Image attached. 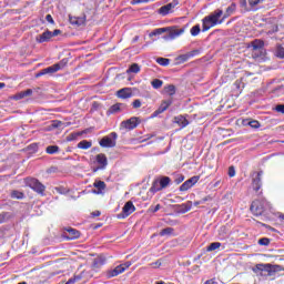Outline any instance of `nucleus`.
<instances>
[{
	"mask_svg": "<svg viewBox=\"0 0 284 284\" xmlns=\"http://www.w3.org/2000/svg\"><path fill=\"white\" fill-rule=\"evenodd\" d=\"M136 212V206H134V203L132 201H129L124 204L122 212L118 215L119 219H128L130 214H134Z\"/></svg>",
	"mask_w": 284,
	"mask_h": 284,
	"instance_id": "6",
	"label": "nucleus"
},
{
	"mask_svg": "<svg viewBox=\"0 0 284 284\" xmlns=\"http://www.w3.org/2000/svg\"><path fill=\"white\" fill-rule=\"evenodd\" d=\"M132 265V262H125L123 264L118 265L115 268L108 272V278H114V276H119V274H123L125 270H128Z\"/></svg>",
	"mask_w": 284,
	"mask_h": 284,
	"instance_id": "5",
	"label": "nucleus"
},
{
	"mask_svg": "<svg viewBox=\"0 0 284 284\" xmlns=\"http://www.w3.org/2000/svg\"><path fill=\"white\" fill-rule=\"evenodd\" d=\"M93 216H101V212L97 211L92 213Z\"/></svg>",
	"mask_w": 284,
	"mask_h": 284,
	"instance_id": "54",
	"label": "nucleus"
},
{
	"mask_svg": "<svg viewBox=\"0 0 284 284\" xmlns=\"http://www.w3.org/2000/svg\"><path fill=\"white\" fill-rule=\"evenodd\" d=\"M141 72V67L138 63L131 64V67L126 70V73H133V74H139Z\"/></svg>",
	"mask_w": 284,
	"mask_h": 284,
	"instance_id": "23",
	"label": "nucleus"
},
{
	"mask_svg": "<svg viewBox=\"0 0 284 284\" xmlns=\"http://www.w3.org/2000/svg\"><path fill=\"white\" fill-rule=\"evenodd\" d=\"M241 4L245 6L246 4L245 0H241Z\"/></svg>",
	"mask_w": 284,
	"mask_h": 284,
	"instance_id": "59",
	"label": "nucleus"
},
{
	"mask_svg": "<svg viewBox=\"0 0 284 284\" xmlns=\"http://www.w3.org/2000/svg\"><path fill=\"white\" fill-rule=\"evenodd\" d=\"M63 125V122L61 121H53L52 122V128H61Z\"/></svg>",
	"mask_w": 284,
	"mask_h": 284,
	"instance_id": "45",
	"label": "nucleus"
},
{
	"mask_svg": "<svg viewBox=\"0 0 284 284\" xmlns=\"http://www.w3.org/2000/svg\"><path fill=\"white\" fill-rule=\"evenodd\" d=\"M32 89H28L26 91H21L13 95L14 101H21V99H26V97H31Z\"/></svg>",
	"mask_w": 284,
	"mask_h": 284,
	"instance_id": "19",
	"label": "nucleus"
},
{
	"mask_svg": "<svg viewBox=\"0 0 284 284\" xmlns=\"http://www.w3.org/2000/svg\"><path fill=\"white\" fill-rule=\"evenodd\" d=\"M194 205H201V202H194Z\"/></svg>",
	"mask_w": 284,
	"mask_h": 284,
	"instance_id": "60",
	"label": "nucleus"
},
{
	"mask_svg": "<svg viewBox=\"0 0 284 284\" xmlns=\"http://www.w3.org/2000/svg\"><path fill=\"white\" fill-rule=\"evenodd\" d=\"M3 221H6V216L0 214V223H3Z\"/></svg>",
	"mask_w": 284,
	"mask_h": 284,
	"instance_id": "56",
	"label": "nucleus"
},
{
	"mask_svg": "<svg viewBox=\"0 0 284 284\" xmlns=\"http://www.w3.org/2000/svg\"><path fill=\"white\" fill-rule=\"evenodd\" d=\"M93 187H95L94 190H92L93 194H103L106 185H105V182H103V181H95L93 183Z\"/></svg>",
	"mask_w": 284,
	"mask_h": 284,
	"instance_id": "15",
	"label": "nucleus"
},
{
	"mask_svg": "<svg viewBox=\"0 0 284 284\" xmlns=\"http://www.w3.org/2000/svg\"><path fill=\"white\" fill-rule=\"evenodd\" d=\"M136 125H139V122H138L136 118H131V119H129L126 121H123L121 123V128L123 130H134V128H136Z\"/></svg>",
	"mask_w": 284,
	"mask_h": 284,
	"instance_id": "11",
	"label": "nucleus"
},
{
	"mask_svg": "<svg viewBox=\"0 0 284 284\" xmlns=\"http://www.w3.org/2000/svg\"><path fill=\"white\" fill-rule=\"evenodd\" d=\"M264 45H265V42H263L262 40H254L252 42L253 50H261Z\"/></svg>",
	"mask_w": 284,
	"mask_h": 284,
	"instance_id": "27",
	"label": "nucleus"
},
{
	"mask_svg": "<svg viewBox=\"0 0 284 284\" xmlns=\"http://www.w3.org/2000/svg\"><path fill=\"white\" fill-rule=\"evenodd\" d=\"M111 136H113L114 139H116V133H115V132L111 133Z\"/></svg>",
	"mask_w": 284,
	"mask_h": 284,
	"instance_id": "58",
	"label": "nucleus"
},
{
	"mask_svg": "<svg viewBox=\"0 0 284 284\" xmlns=\"http://www.w3.org/2000/svg\"><path fill=\"white\" fill-rule=\"evenodd\" d=\"M26 183L29 187H31V190H34V192H38V194H43V192H45V186L34 178H28L26 180Z\"/></svg>",
	"mask_w": 284,
	"mask_h": 284,
	"instance_id": "4",
	"label": "nucleus"
},
{
	"mask_svg": "<svg viewBox=\"0 0 284 284\" xmlns=\"http://www.w3.org/2000/svg\"><path fill=\"white\" fill-rule=\"evenodd\" d=\"M133 108L139 109L141 108V100H134L132 103Z\"/></svg>",
	"mask_w": 284,
	"mask_h": 284,
	"instance_id": "46",
	"label": "nucleus"
},
{
	"mask_svg": "<svg viewBox=\"0 0 284 284\" xmlns=\"http://www.w3.org/2000/svg\"><path fill=\"white\" fill-rule=\"evenodd\" d=\"M172 8H174V4H172V3H169V4H166V6H163V7L160 9V13H161V14H168V13L172 10Z\"/></svg>",
	"mask_w": 284,
	"mask_h": 284,
	"instance_id": "29",
	"label": "nucleus"
},
{
	"mask_svg": "<svg viewBox=\"0 0 284 284\" xmlns=\"http://www.w3.org/2000/svg\"><path fill=\"white\" fill-rule=\"evenodd\" d=\"M283 220H284V215H283V217H282Z\"/></svg>",
	"mask_w": 284,
	"mask_h": 284,
	"instance_id": "62",
	"label": "nucleus"
},
{
	"mask_svg": "<svg viewBox=\"0 0 284 284\" xmlns=\"http://www.w3.org/2000/svg\"><path fill=\"white\" fill-rule=\"evenodd\" d=\"M97 163L100 165L99 170H105V168L108 166V158L105 156V154L100 153L97 155Z\"/></svg>",
	"mask_w": 284,
	"mask_h": 284,
	"instance_id": "16",
	"label": "nucleus"
},
{
	"mask_svg": "<svg viewBox=\"0 0 284 284\" xmlns=\"http://www.w3.org/2000/svg\"><path fill=\"white\" fill-rule=\"evenodd\" d=\"M204 284H219V283L214 280H209Z\"/></svg>",
	"mask_w": 284,
	"mask_h": 284,
	"instance_id": "53",
	"label": "nucleus"
},
{
	"mask_svg": "<svg viewBox=\"0 0 284 284\" xmlns=\"http://www.w3.org/2000/svg\"><path fill=\"white\" fill-rule=\"evenodd\" d=\"M119 110H121V104H114L111 106L110 112L112 114H114V113L119 112Z\"/></svg>",
	"mask_w": 284,
	"mask_h": 284,
	"instance_id": "39",
	"label": "nucleus"
},
{
	"mask_svg": "<svg viewBox=\"0 0 284 284\" xmlns=\"http://www.w3.org/2000/svg\"><path fill=\"white\" fill-rule=\"evenodd\" d=\"M180 207H181V211L185 214V212H190L192 210V202L189 201L182 204Z\"/></svg>",
	"mask_w": 284,
	"mask_h": 284,
	"instance_id": "30",
	"label": "nucleus"
},
{
	"mask_svg": "<svg viewBox=\"0 0 284 284\" xmlns=\"http://www.w3.org/2000/svg\"><path fill=\"white\" fill-rule=\"evenodd\" d=\"M11 197L12 199H23V193L19 191H12L11 192Z\"/></svg>",
	"mask_w": 284,
	"mask_h": 284,
	"instance_id": "37",
	"label": "nucleus"
},
{
	"mask_svg": "<svg viewBox=\"0 0 284 284\" xmlns=\"http://www.w3.org/2000/svg\"><path fill=\"white\" fill-rule=\"evenodd\" d=\"M45 19L49 23H54V19H52V16L47 14Z\"/></svg>",
	"mask_w": 284,
	"mask_h": 284,
	"instance_id": "48",
	"label": "nucleus"
},
{
	"mask_svg": "<svg viewBox=\"0 0 284 284\" xmlns=\"http://www.w3.org/2000/svg\"><path fill=\"white\" fill-rule=\"evenodd\" d=\"M149 210H150V212H153V213L159 212V210H161V204H158L155 206H151Z\"/></svg>",
	"mask_w": 284,
	"mask_h": 284,
	"instance_id": "43",
	"label": "nucleus"
},
{
	"mask_svg": "<svg viewBox=\"0 0 284 284\" xmlns=\"http://www.w3.org/2000/svg\"><path fill=\"white\" fill-rule=\"evenodd\" d=\"M51 39H52V32L44 31L42 34L36 38V41H38V43H47V41H50Z\"/></svg>",
	"mask_w": 284,
	"mask_h": 284,
	"instance_id": "17",
	"label": "nucleus"
},
{
	"mask_svg": "<svg viewBox=\"0 0 284 284\" xmlns=\"http://www.w3.org/2000/svg\"><path fill=\"white\" fill-rule=\"evenodd\" d=\"M150 0H133V3H148Z\"/></svg>",
	"mask_w": 284,
	"mask_h": 284,
	"instance_id": "51",
	"label": "nucleus"
},
{
	"mask_svg": "<svg viewBox=\"0 0 284 284\" xmlns=\"http://www.w3.org/2000/svg\"><path fill=\"white\" fill-rule=\"evenodd\" d=\"M52 37H58V34H61V30L55 29L53 32H51Z\"/></svg>",
	"mask_w": 284,
	"mask_h": 284,
	"instance_id": "49",
	"label": "nucleus"
},
{
	"mask_svg": "<svg viewBox=\"0 0 284 284\" xmlns=\"http://www.w3.org/2000/svg\"><path fill=\"white\" fill-rule=\"evenodd\" d=\"M101 148H114L116 145V142L109 136L102 138L100 141Z\"/></svg>",
	"mask_w": 284,
	"mask_h": 284,
	"instance_id": "18",
	"label": "nucleus"
},
{
	"mask_svg": "<svg viewBox=\"0 0 284 284\" xmlns=\"http://www.w3.org/2000/svg\"><path fill=\"white\" fill-rule=\"evenodd\" d=\"M69 20L72 26H83V23H85V18L73 17L70 18Z\"/></svg>",
	"mask_w": 284,
	"mask_h": 284,
	"instance_id": "24",
	"label": "nucleus"
},
{
	"mask_svg": "<svg viewBox=\"0 0 284 284\" xmlns=\"http://www.w3.org/2000/svg\"><path fill=\"white\" fill-rule=\"evenodd\" d=\"M63 236L68 241H74L75 239H79V236H81V233L77 231V229L68 227L64 229Z\"/></svg>",
	"mask_w": 284,
	"mask_h": 284,
	"instance_id": "10",
	"label": "nucleus"
},
{
	"mask_svg": "<svg viewBox=\"0 0 284 284\" xmlns=\"http://www.w3.org/2000/svg\"><path fill=\"white\" fill-rule=\"evenodd\" d=\"M202 31L207 32L214 26H221L225 19H223V10L216 9L211 14L206 16L203 20Z\"/></svg>",
	"mask_w": 284,
	"mask_h": 284,
	"instance_id": "2",
	"label": "nucleus"
},
{
	"mask_svg": "<svg viewBox=\"0 0 284 284\" xmlns=\"http://www.w3.org/2000/svg\"><path fill=\"white\" fill-rule=\"evenodd\" d=\"M156 63H159V65H170V59H166V58H158V59H156Z\"/></svg>",
	"mask_w": 284,
	"mask_h": 284,
	"instance_id": "36",
	"label": "nucleus"
},
{
	"mask_svg": "<svg viewBox=\"0 0 284 284\" xmlns=\"http://www.w3.org/2000/svg\"><path fill=\"white\" fill-rule=\"evenodd\" d=\"M263 1L265 0H248V3L252 8H254V6H258V3H263Z\"/></svg>",
	"mask_w": 284,
	"mask_h": 284,
	"instance_id": "40",
	"label": "nucleus"
},
{
	"mask_svg": "<svg viewBox=\"0 0 284 284\" xmlns=\"http://www.w3.org/2000/svg\"><path fill=\"white\" fill-rule=\"evenodd\" d=\"M221 247L220 242H213L207 246V252H214V250H219Z\"/></svg>",
	"mask_w": 284,
	"mask_h": 284,
	"instance_id": "32",
	"label": "nucleus"
},
{
	"mask_svg": "<svg viewBox=\"0 0 284 284\" xmlns=\"http://www.w3.org/2000/svg\"><path fill=\"white\" fill-rule=\"evenodd\" d=\"M185 32L184 29H180L178 27H165V28H159L153 30L149 37H159L161 34H165L163 37L164 41H173V39H176L178 37H181Z\"/></svg>",
	"mask_w": 284,
	"mask_h": 284,
	"instance_id": "1",
	"label": "nucleus"
},
{
	"mask_svg": "<svg viewBox=\"0 0 284 284\" xmlns=\"http://www.w3.org/2000/svg\"><path fill=\"white\" fill-rule=\"evenodd\" d=\"M164 92L165 94H169V97H174V94H176V88L174 84H169L164 88Z\"/></svg>",
	"mask_w": 284,
	"mask_h": 284,
	"instance_id": "25",
	"label": "nucleus"
},
{
	"mask_svg": "<svg viewBox=\"0 0 284 284\" xmlns=\"http://www.w3.org/2000/svg\"><path fill=\"white\" fill-rule=\"evenodd\" d=\"M236 12V4L232 3L231 6H229L225 10V12L223 13V19H227L230 17H232V13Z\"/></svg>",
	"mask_w": 284,
	"mask_h": 284,
	"instance_id": "22",
	"label": "nucleus"
},
{
	"mask_svg": "<svg viewBox=\"0 0 284 284\" xmlns=\"http://www.w3.org/2000/svg\"><path fill=\"white\" fill-rule=\"evenodd\" d=\"M183 181H185V176H183V175H180L176 180H175V182L179 184V183H183Z\"/></svg>",
	"mask_w": 284,
	"mask_h": 284,
	"instance_id": "47",
	"label": "nucleus"
},
{
	"mask_svg": "<svg viewBox=\"0 0 284 284\" xmlns=\"http://www.w3.org/2000/svg\"><path fill=\"white\" fill-rule=\"evenodd\" d=\"M61 70V65L53 64L49 68L43 69L41 72L37 74V77H43V74H54V72H59Z\"/></svg>",
	"mask_w": 284,
	"mask_h": 284,
	"instance_id": "13",
	"label": "nucleus"
},
{
	"mask_svg": "<svg viewBox=\"0 0 284 284\" xmlns=\"http://www.w3.org/2000/svg\"><path fill=\"white\" fill-rule=\"evenodd\" d=\"M47 154H57L59 152V146L57 145H50L45 150Z\"/></svg>",
	"mask_w": 284,
	"mask_h": 284,
	"instance_id": "31",
	"label": "nucleus"
},
{
	"mask_svg": "<svg viewBox=\"0 0 284 284\" xmlns=\"http://www.w3.org/2000/svg\"><path fill=\"white\" fill-rule=\"evenodd\" d=\"M174 234V229L166 227L160 232V236H172Z\"/></svg>",
	"mask_w": 284,
	"mask_h": 284,
	"instance_id": "28",
	"label": "nucleus"
},
{
	"mask_svg": "<svg viewBox=\"0 0 284 284\" xmlns=\"http://www.w3.org/2000/svg\"><path fill=\"white\" fill-rule=\"evenodd\" d=\"M78 148L80 150H90V148H92V142H90L88 140H83V141L78 143Z\"/></svg>",
	"mask_w": 284,
	"mask_h": 284,
	"instance_id": "26",
	"label": "nucleus"
},
{
	"mask_svg": "<svg viewBox=\"0 0 284 284\" xmlns=\"http://www.w3.org/2000/svg\"><path fill=\"white\" fill-rule=\"evenodd\" d=\"M201 33V27L197 24V26H194L192 29H191V34L192 37H199V34Z\"/></svg>",
	"mask_w": 284,
	"mask_h": 284,
	"instance_id": "34",
	"label": "nucleus"
},
{
	"mask_svg": "<svg viewBox=\"0 0 284 284\" xmlns=\"http://www.w3.org/2000/svg\"><path fill=\"white\" fill-rule=\"evenodd\" d=\"M276 57L280 59H284V48L282 45H278L275 51Z\"/></svg>",
	"mask_w": 284,
	"mask_h": 284,
	"instance_id": "35",
	"label": "nucleus"
},
{
	"mask_svg": "<svg viewBox=\"0 0 284 284\" xmlns=\"http://www.w3.org/2000/svg\"><path fill=\"white\" fill-rule=\"evenodd\" d=\"M264 211H265V205L263 204L262 201L255 200L252 202L251 212H253V214H256V216H260L261 214H263Z\"/></svg>",
	"mask_w": 284,
	"mask_h": 284,
	"instance_id": "8",
	"label": "nucleus"
},
{
	"mask_svg": "<svg viewBox=\"0 0 284 284\" xmlns=\"http://www.w3.org/2000/svg\"><path fill=\"white\" fill-rule=\"evenodd\" d=\"M152 88H154V90H159V88L163 87V82L159 79H154L152 82Z\"/></svg>",
	"mask_w": 284,
	"mask_h": 284,
	"instance_id": "33",
	"label": "nucleus"
},
{
	"mask_svg": "<svg viewBox=\"0 0 284 284\" xmlns=\"http://www.w3.org/2000/svg\"><path fill=\"white\" fill-rule=\"evenodd\" d=\"M200 176H193L189 180H186L181 186H180V192H187V190L194 187L196 183H199Z\"/></svg>",
	"mask_w": 284,
	"mask_h": 284,
	"instance_id": "9",
	"label": "nucleus"
},
{
	"mask_svg": "<svg viewBox=\"0 0 284 284\" xmlns=\"http://www.w3.org/2000/svg\"><path fill=\"white\" fill-rule=\"evenodd\" d=\"M171 105H172V100L162 101L159 109L154 111L153 116H159V114H163V112H165V110H168Z\"/></svg>",
	"mask_w": 284,
	"mask_h": 284,
	"instance_id": "12",
	"label": "nucleus"
},
{
	"mask_svg": "<svg viewBox=\"0 0 284 284\" xmlns=\"http://www.w3.org/2000/svg\"><path fill=\"white\" fill-rule=\"evenodd\" d=\"M170 178L163 176L160 179V181H155L151 187V192H159L163 190L164 187H168L170 185Z\"/></svg>",
	"mask_w": 284,
	"mask_h": 284,
	"instance_id": "7",
	"label": "nucleus"
},
{
	"mask_svg": "<svg viewBox=\"0 0 284 284\" xmlns=\"http://www.w3.org/2000/svg\"><path fill=\"white\" fill-rule=\"evenodd\" d=\"M260 245H270V239L263 237L258 240Z\"/></svg>",
	"mask_w": 284,
	"mask_h": 284,
	"instance_id": "41",
	"label": "nucleus"
},
{
	"mask_svg": "<svg viewBox=\"0 0 284 284\" xmlns=\"http://www.w3.org/2000/svg\"><path fill=\"white\" fill-rule=\"evenodd\" d=\"M71 141H72V139H77V136H81V133H72L71 135Z\"/></svg>",
	"mask_w": 284,
	"mask_h": 284,
	"instance_id": "52",
	"label": "nucleus"
},
{
	"mask_svg": "<svg viewBox=\"0 0 284 284\" xmlns=\"http://www.w3.org/2000/svg\"><path fill=\"white\" fill-rule=\"evenodd\" d=\"M248 125L251 128H253L254 130H257V128H261V123L256 120H253V121L248 122Z\"/></svg>",
	"mask_w": 284,
	"mask_h": 284,
	"instance_id": "38",
	"label": "nucleus"
},
{
	"mask_svg": "<svg viewBox=\"0 0 284 284\" xmlns=\"http://www.w3.org/2000/svg\"><path fill=\"white\" fill-rule=\"evenodd\" d=\"M151 267H161V261L151 264Z\"/></svg>",
	"mask_w": 284,
	"mask_h": 284,
	"instance_id": "50",
	"label": "nucleus"
},
{
	"mask_svg": "<svg viewBox=\"0 0 284 284\" xmlns=\"http://www.w3.org/2000/svg\"><path fill=\"white\" fill-rule=\"evenodd\" d=\"M276 112H280L281 114H284V104H278L275 106Z\"/></svg>",
	"mask_w": 284,
	"mask_h": 284,
	"instance_id": "42",
	"label": "nucleus"
},
{
	"mask_svg": "<svg viewBox=\"0 0 284 284\" xmlns=\"http://www.w3.org/2000/svg\"><path fill=\"white\" fill-rule=\"evenodd\" d=\"M236 175V171L234 170V166H230L229 168V176H235Z\"/></svg>",
	"mask_w": 284,
	"mask_h": 284,
	"instance_id": "44",
	"label": "nucleus"
},
{
	"mask_svg": "<svg viewBox=\"0 0 284 284\" xmlns=\"http://www.w3.org/2000/svg\"><path fill=\"white\" fill-rule=\"evenodd\" d=\"M175 123H178V125H180V128H187V125H190V121H187V118H185L183 115L176 116Z\"/></svg>",
	"mask_w": 284,
	"mask_h": 284,
	"instance_id": "20",
	"label": "nucleus"
},
{
	"mask_svg": "<svg viewBox=\"0 0 284 284\" xmlns=\"http://www.w3.org/2000/svg\"><path fill=\"white\" fill-rule=\"evenodd\" d=\"M133 90H134V89H132V88H123V89H120V90L116 92V97H118L119 99H131Z\"/></svg>",
	"mask_w": 284,
	"mask_h": 284,
	"instance_id": "14",
	"label": "nucleus"
},
{
	"mask_svg": "<svg viewBox=\"0 0 284 284\" xmlns=\"http://www.w3.org/2000/svg\"><path fill=\"white\" fill-rule=\"evenodd\" d=\"M3 88H6V83L0 82V90L3 89Z\"/></svg>",
	"mask_w": 284,
	"mask_h": 284,
	"instance_id": "57",
	"label": "nucleus"
},
{
	"mask_svg": "<svg viewBox=\"0 0 284 284\" xmlns=\"http://www.w3.org/2000/svg\"><path fill=\"white\" fill-rule=\"evenodd\" d=\"M252 270L254 274H261V272H267V274L272 276L274 272H278V270H281V266L272 265V264H256Z\"/></svg>",
	"mask_w": 284,
	"mask_h": 284,
	"instance_id": "3",
	"label": "nucleus"
},
{
	"mask_svg": "<svg viewBox=\"0 0 284 284\" xmlns=\"http://www.w3.org/2000/svg\"><path fill=\"white\" fill-rule=\"evenodd\" d=\"M261 176H263V172H258L256 178L253 179V189L258 192L261 190Z\"/></svg>",
	"mask_w": 284,
	"mask_h": 284,
	"instance_id": "21",
	"label": "nucleus"
},
{
	"mask_svg": "<svg viewBox=\"0 0 284 284\" xmlns=\"http://www.w3.org/2000/svg\"><path fill=\"white\" fill-rule=\"evenodd\" d=\"M203 201H204V202L207 201V197H205Z\"/></svg>",
	"mask_w": 284,
	"mask_h": 284,
	"instance_id": "61",
	"label": "nucleus"
},
{
	"mask_svg": "<svg viewBox=\"0 0 284 284\" xmlns=\"http://www.w3.org/2000/svg\"><path fill=\"white\" fill-rule=\"evenodd\" d=\"M219 185H221V181L215 182L213 187H219Z\"/></svg>",
	"mask_w": 284,
	"mask_h": 284,
	"instance_id": "55",
	"label": "nucleus"
}]
</instances>
